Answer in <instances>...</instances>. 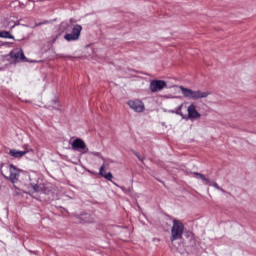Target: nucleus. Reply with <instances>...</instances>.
Segmentation results:
<instances>
[{"mask_svg": "<svg viewBox=\"0 0 256 256\" xmlns=\"http://www.w3.org/2000/svg\"><path fill=\"white\" fill-rule=\"evenodd\" d=\"M163 89H167V82L164 80H152L149 84V91L152 93H160Z\"/></svg>", "mask_w": 256, "mask_h": 256, "instance_id": "nucleus-4", "label": "nucleus"}, {"mask_svg": "<svg viewBox=\"0 0 256 256\" xmlns=\"http://www.w3.org/2000/svg\"><path fill=\"white\" fill-rule=\"evenodd\" d=\"M1 174L6 179H9L11 183H17L19 181V175H21V170L15 167V165L10 164L9 166L1 167Z\"/></svg>", "mask_w": 256, "mask_h": 256, "instance_id": "nucleus-2", "label": "nucleus"}, {"mask_svg": "<svg viewBox=\"0 0 256 256\" xmlns=\"http://www.w3.org/2000/svg\"><path fill=\"white\" fill-rule=\"evenodd\" d=\"M34 191H39V186L37 184L32 185Z\"/></svg>", "mask_w": 256, "mask_h": 256, "instance_id": "nucleus-18", "label": "nucleus"}, {"mask_svg": "<svg viewBox=\"0 0 256 256\" xmlns=\"http://www.w3.org/2000/svg\"><path fill=\"white\" fill-rule=\"evenodd\" d=\"M109 167V163H103L100 167V175L107 179L108 181H113V174L111 172L107 173V168Z\"/></svg>", "mask_w": 256, "mask_h": 256, "instance_id": "nucleus-9", "label": "nucleus"}, {"mask_svg": "<svg viewBox=\"0 0 256 256\" xmlns=\"http://www.w3.org/2000/svg\"><path fill=\"white\" fill-rule=\"evenodd\" d=\"M0 37L2 39H14L13 35H11V33H9L8 31L0 32Z\"/></svg>", "mask_w": 256, "mask_h": 256, "instance_id": "nucleus-15", "label": "nucleus"}, {"mask_svg": "<svg viewBox=\"0 0 256 256\" xmlns=\"http://www.w3.org/2000/svg\"><path fill=\"white\" fill-rule=\"evenodd\" d=\"M10 55L13 59H20V61H25V54L23 53V50L12 51Z\"/></svg>", "mask_w": 256, "mask_h": 256, "instance_id": "nucleus-11", "label": "nucleus"}, {"mask_svg": "<svg viewBox=\"0 0 256 256\" xmlns=\"http://www.w3.org/2000/svg\"><path fill=\"white\" fill-rule=\"evenodd\" d=\"M193 175H194V177H196V179H201V181H203V183L205 185H207V183H209V178L205 177V175H203L199 172H194Z\"/></svg>", "mask_w": 256, "mask_h": 256, "instance_id": "nucleus-12", "label": "nucleus"}, {"mask_svg": "<svg viewBox=\"0 0 256 256\" xmlns=\"http://www.w3.org/2000/svg\"><path fill=\"white\" fill-rule=\"evenodd\" d=\"M81 31H83V27H81V25H74L72 33L66 34L64 38L66 41H77V39L81 37Z\"/></svg>", "mask_w": 256, "mask_h": 256, "instance_id": "nucleus-5", "label": "nucleus"}, {"mask_svg": "<svg viewBox=\"0 0 256 256\" xmlns=\"http://www.w3.org/2000/svg\"><path fill=\"white\" fill-rule=\"evenodd\" d=\"M21 2H19V1H12L11 3H10V7H14V9H15V7H21Z\"/></svg>", "mask_w": 256, "mask_h": 256, "instance_id": "nucleus-16", "label": "nucleus"}, {"mask_svg": "<svg viewBox=\"0 0 256 256\" xmlns=\"http://www.w3.org/2000/svg\"><path fill=\"white\" fill-rule=\"evenodd\" d=\"M206 185H210L211 187H214L215 189H218V191H222V193H226V191L217 184L215 181L209 180Z\"/></svg>", "mask_w": 256, "mask_h": 256, "instance_id": "nucleus-14", "label": "nucleus"}, {"mask_svg": "<svg viewBox=\"0 0 256 256\" xmlns=\"http://www.w3.org/2000/svg\"><path fill=\"white\" fill-rule=\"evenodd\" d=\"M127 105L136 113H143L145 111V104L139 99L130 100L127 102Z\"/></svg>", "mask_w": 256, "mask_h": 256, "instance_id": "nucleus-6", "label": "nucleus"}, {"mask_svg": "<svg viewBox=\"0 0 256 256\" xmlns=\"http://www.w3.org/2000/svg\"><path fill=\"white\" fill-rule=\"evenodd\" d=\"M91 155H94V157H99L101 153L99 152H91Z\"/></svg>", "mask_w": 256, "mask_h": 256, "instance_id": "nucleus-17", "label": "nucleus"}, {"mask_svg": "<svg viewBox=\"0 0 256 256\" xmlns=\"http://www.w3.org/2000/svg\"><path fill=\"white\" fill-rule=\"evenodd\" d=\"M51 105L53 109H55V111L61 112V103L59 102V99L55 98L54 100H52Z\"/></svg>", "mask_w": 256, "mask_h": 256, "instance_id": "nucleus-13", "label": "nucleus"}, {"mask_svg": "<svg viewBox=\"0 0 256 256\" xmlns=\"http://www.w3.org/2000/svg\"><path fill=\"white\" fill-rule=\"evenodd\" d=\"M2 45H5V43H2V44L0 43V47H2Z\"/></svg>", "mask_w": 256, "mask_h": 256, "instance_id": "nucleus-21", "label": "nucleus"}, {"mask_svg": "<svg viewBox=\"0 0 256 256\" xmlns=\"http://www.w3.org/2000/svg\"><path fill=\"white\" fill-rule=\"evenodd\" d=\"M138 159H139L140 161H143V157H141V156H138Z\"/></svg>", "mask_w": 256, "mask_h": 256, "instance_id": "nucleus-19", "label": "nucleus"}, {"mask_svg": "<svg viewBox=\"0 0 256 256\" xmlns=\"http://www.w3.org/2000/svg\"><path fill=\"white\" fill-rule=\"evenodd\" d=\"M188 119H201V114L197 111L195 104H190L187 108Z\"/></svg>", "mask_w": 256, "mask_h": 256, "instance_id": "nucleus-8", "label": "nucleus"}, {"mask_svg": "<svg viewBox=\"0 0 256 256\" xmlns=\"http://www.w3.org/2000/svg\"><path fill=\"white\" fill-rule=\"evenodd\" d=\"M179 89L186 99H192L193 101H197L199 99H207L209 95H211V91H203V90H192L189 88H185L183 86H179Z\"/></svg>", "mask_w": 256, "mask_h": 256, "instance_id": "nucleus-1", "label": "nucleus"}, {"mask_svg": "<svg viewBox=\"0 0 256 256\" xmlns=\"http://www.w3.org/2000/svg\"><path fill=\"white\" fill-rule=\"evenodd\" d=\"M29 153V150L19 151L17 149H10L9 156L14 157V159H21V157H25Z\"/></svg>", "mask_w": 256, "mask_h": 256, "instance_id": "nucleus-10", "label": "nucleus"}, {"mask_svg": "<svg viewBox=\"0 0 256 256\" xmlns=\"http://www.w3.org/2000/svg\"><path fill=\"white\" fill-rule=\"evenodd\" d=\"M39 25H43V23L36 24L35 27H37V26H39Z\"/></svg>", "mask_w": 256, "mask_h": 256, "instance_id": "nucleus-20", "label": "nucleus"}, {"mask_svg": "<svg viewBox=\"0 0 256 256\" xmlns=\"http://www.w3.org/2000/svg\"><path fill=\"white\" fill-rule=\"evenodd\" d=\"M184 231L185 225H183V222L174 219L171 228V241H177V239H182Z\"/></svg>", "mask_w": 256, "mask_h": 256, "instance_id": "nucleus-3", "label": "nucleus"}, {"mask_svg": "<svg viewBox=\"0 0 256 256\" xmlns=\"http://www.w3.org/2000/svg\"><path fill=\"white\" fill-rule=\"evenodd\" d=\"M73 151H83V153H89V148H87V144L80 138L75 139L72 142Z\"/></svg>", "mask_w": 256, "mask_h": 256, "instance_id": "nucleus-7", "label": "nucleus"}]
</instances>
